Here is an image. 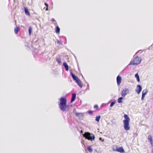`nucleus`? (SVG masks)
I'll use <instances>...</instances> for the list:
<instances>
[{
    "label": "nucleus",
    "mask_w": 153,
    "mask_h": 153,
    "mask_svg": "<svg viewBox=\"0 0 153 153\" xmlns=\"http://www.w3.org/2000/svg\"><path fill=\"white\" fill-rule=\"evenodd\" d=\"M137 79V82H139L140 81V77L138 78H137V79Z\"/></svg>",
    "instance_id": "473e14b6"
},
{
    "label": "nucleus",
    "mask_w": 153,
    "mask_h": 153,
    "mask_svg": "<svg viewBox=\"0 0 153 153\" xmlns=\"http://www.w3.org/2000/svg\"><path fill=\"white\" fill-rule=\"evenodd\" d=\"M44 4L46 7H48V5L45 2Z\"/></svg>",
    "instance_id": "7c9ffc66"
},
{
    "label": "nucleus",
    "mask_w": 153,
    "mask_h": 153,
    "mask_svg": "<svg viewBox=\"0 0 153 153\" xmlns=\"http://www.w3.org/2000/svg\"><path fill=\"white\" fill-rule=\"evenodd\" d=\"M123 97H120L117 100V102L119 103H121L122 102V100L123 99Z\"/></svg>",
    "instance_id": "f3484780"
},
{
    "label": "nucleus",
    "mask_w": 153,
    "mask_h": 153,
    "mask_svg": "<svg viewBox=\"0 0 153 153\" xmlns=\"http://www.w3.org/2000/svg\"><path fill=\"white\" fill-rule=\"evenodd\" d=\"M105 105V103H102V105H101V107H103V106H104V105Z\"/></svg>",
    "instance_id": "72a5a7b5"
},
{
    "label": "nucleus",
    "mask_w": 153,
    "mask_h": 153,
    "mask_svg": "<svg viewBox=\"0 0 153 153\" xmlns=\"http://www.w3.org/2000/svg\"><path fill=\"white\" fill-rule=\"evenodd\" d=\"M148 139L149 141L150 142L151 144H152V138L151 136L150 135H149L148 136Z\"/></svg>",
    "instance_id": "6ab92c4d"
},
{
    "label": "nucleus",
    "mask_w": 153,
    "mask_h": 153,
    "mask_svg": "<svg viewBox=\"0 0 153 153\" xmlns=\"http://www.w3.org/2000/svg\"><path fill=\"white\" fill-rule=\"evenodd\" d=\"M135 77L136 79H137V78H138L139 77V76L137 73L135 74Z\"/></svg>",
    "instance_id": "cd10ccee"
},
{
    "label": "nucleus",
    "mask_w": 153,
    "mask_h": 153,
    "mask_svg": "<svg viewBox=\"0 0 153 153\" xmlns=\"http://www.w3.org/2000/svg\"><path fill=\"white\" fill-rule=\"evenodd\" d=\"M94 108H96L97 109L98 108V106L97 105H94Z\"/></svg>",
    "instance_id": "c85d7f7f"
},
{
    "label": "nucleus",
    "mask_w": 153,
    "mask_h": 153,
    "mask_svg": "<svg viewBox=\"0 0 153 153\" xmlns=\"http://www.w3.org/2000/svg\"><path fill=\"white\" fill-rule=\"evenodd\" d=\"M59 107L60 110L63 112L68 111L69 108L67 104V100L65 98L61 97L59 99Z\"/></svg>",
    "instance_id": "f257e3e1"
},
{
    "label": "nucleus",
    "mask_w": 153,
    "mask_h": 153,
    "mask_svg": "<svg viewBox=\"0 0 153 153\" xmlns=\"http://www.w3.org/2000/svg\"><path fill=\"white\" fill-rule=\"evenodd\" d=\"M63 65L65 68V70L67 71H68L69 69V67L66 62H64L63 63Z\"/></svg>",
    "instance_id": "f8f14e48"
},
{
    "label": "nucleus",
    "mask_w": 153,
    "mask_h": 153,
    "mask_svg": "<svg viewBox=\"0 0 153 153\" xmlns=\"http://www.w3.org/2000/svg\"><path fill=\"white\" fill-rule=\"evenodd\" d=\"M129 125H124V127L125 130H128L129 129L130 127Z\"/></svg>",
    "instance_id": "412c9836"
},
{
    "label": "nucleus",
    "mask_w": 153,
    "mask_h": 153,
    "mask_svg": "<svg viewBox=\"0 0 153 153\" xmlns=\"http://www.w3.org/2000/svg\"><path fill=\"white\" fill-rule=\"evenodd\" d=\"M70 74L73 79L75 82L79 79L77 76H75L72 72H70Z\"/></svg>",
    "instance_id": "1a4fd4ad"
},
{
    "label": "nucleus",
    "mask_w": 153,
    "mask_h": 153,
    "mask_svg": "<svg viewBox=\"0 0 153 153\" xmlns=\"http://www.w3.org/2000/svg\"><path fill=\"white\" fill-rule=\"evenodd\" d=\"M99 139H100V140H101L102 141H104V139H102V138H101V137L100 138H99Z\"/></svg>",
    "instance_id": "c9c22d12"
},
{
    "label": "nucleus",
    "mask_w": 153,
    "mask_h": 153,
    "mask_svg": "<svg viewBox=\"0 0 153 153\" xmlns=\"http://www.w3.org/2000/svg\"><path fill=\"white\" fill-rule=\"evenodd\" d=\"M87 85H88V86H89V84L88 83H87Z\"/></svg>",
    "instance_id": "ea45409f"
},
{
    "label": "nucleus",
    "mask_w": 153,
    "mask_h": 153,
    "mask_svg": "<svg viewBox=\"0 0 153 153\" xmlns=\"http://www.w3.org/2000/svg\"><path fill=\"white\" fill-rule=\"evenodd\" d=\"M128 65L122 71H124L127 68V67H128Z\"/></svg>",
    "instance_id": "f704fd0d"
},
{
    "label": "nucleus",
    "mask_w": 153,
    "mask_h": 153,
    "mask_svg": "<svg viewBox=\"0 0 153 153\" xmlns=\"http://www.w3.org/2000/svg\"><path fill=\"white\" fill-rule=\"evenodd\" d=\"M48 10V7H46V8L45 9V10L47 11V10Z\"/></svg>",
    "instance_id": "e433bc0d"
},
{
    "label": "nucleus",
    "mask_w": 153,
    "mask_h": 153,
    "mask_svg": "<svg viewBox=\"0 0 153 153\" xmlns=\"http://www.w3.org/2000/svg\"><path fill=\"white\" fill-rule=\"evenodd\" d=\"M87 149L89 152H92L93 151V149L90 146H88Z\"/></svg>",
    "instance_id": "aec40b11"
},
{
    "label": "nucleus",
    "mask_w": 153,
    "mask_h": 153,
    "mask_svg": "<svg viewBox=\"0 0 153 153\" xmlns=\"http://www.w3.org/2000/svg\"><path fill=\"white\" fill-rule=\"evenodd\" d=\"M114 151L118 152L121 153H123L124 152V151L122 147L117 148L116 149L114 150Z\"/></svg>",
    "instance_id": "6e6552de"
},
{
    "label": "nucleus",
    "mask_w": 153,
    "mask_h": 153,
    "mask_svg": "<svg viewBox=\"0 0 153 153\" xmlns=\"http://www.w3.org/2000/svg\"><path fill=\"white\" fill-rule=\"evenodd\" d=\"M83 136L86 139L92 141L94 140V136L92 133H90L89 132H86L84 134H83Z\"/></svg>",
    "instance_id": "7ed1b4c3"
},
{
    "label": "nucleus",
    "mask_w": 153,
    "mask_h": 153,
    "mask_svg": "<svg viewBox=\"0 0 153 153\" xmlns=\"http://www.w3.org/2000/svg\"><path fill=\"white\" fill-rule=\"evenodd\" d=\"M142 51V50H140L138 51V52H137L136 53V54L137 53V52H140V51Z\"/></svg>",
    "instance_id": "4c0bfd02"
},
{
    "label": "nucleus",
    "mask_w": 153,
    "mask_h": 153,
    "mask_svg": "<svg viewBox=\"0 0 153 153\" xmlns=\"http://www.w3.org/2000/svg\"><path fill=\"white\" fill-rule=\"evenodd\" d=\"M100 117H101L100 116H97L96 117V119H95V120L98 122H99L100 119Z\"/></svg>",
    "instance_id": "5701e85b"
},
{
    "label": "nucleus",
    "mask_w": 153,
    "mask_h": 153,
    "mask_svg": "<svg viewBox=\"0 0 153 153\" xmlns=\"http://www.w3.org/2000/svg\"><path fill=\"white\" fill-rule=\"evenodd\" d=\"M32 28L31 26L28 29V33L30 35L32 32Z\"/></svg>",
    "instance_id": "4be33fe9"
},
{
    "label": "nucleus",
    "mask_w": 153,
    "mask_h": 153,
    "mask_svg": "<svg viewBox=\"0 0 153 153\" xmlns=\"http://www.w3.org/2000/svg\"><path fill=\"white\" fill-rule=\"evenodd\" d=\"M152 46V45L151 46L149 47V49Z\"/></svg>",
    "instance_id": "a19ab883"
},
{
    "label": "nucleus",
    "mask_w": 153,
    "mask_h": 153,
    "mask_svg": "<svg viewBox=\"0 0 153 153\" xmlns=\"http://www.w3.org/2000/svg\"><path fill=\"white\" fill-rule=\"evenodd\" d=\"M55 31L57 33H60V29L58 25L56 27Z\"/></svg>",
    "instance_id": "2eb2a0df"
},
{
    "label": "nucleus",
    "mask_w": 153,
    "mask_h": 153,
    "mask_svg": "<svg viewBox=\"0 0 153 153\" xmlns=\"http://www.w3.org/2000/svg\"><path fill=\"white\" fill-rule=\"evenodd\" d=\"M145 96L142 95L141 97V100H144V97Z\"/></svg>",
    "instance_id": "2f4dec72"
},
{
    "label": "nucleus",
    "mask_w": 153,
    "mask_h": 153,
    "mask_svg": "<svg viewBox=\"0 0 153 153\" xmlns=\"http://www.w3.org/2000/svg\"><path fill=\"white\" fill-rule=\"evenodd\" d=\"M142 88L140 85H137V88L135 90V91L138 94H139L141 91Z\"/></svg>",
    "instance_id": "423d86ee"
},
{
    "label": "nucleus",
    "mask_w": 153,
    "mask_h": 153,
    "mask_svg": "<svg viewBox=\"0 0 153 153\" xmlns=\"http://www.w3.org/2000/svg\"><path fill=\"white\" fill-rule=\"evenodd\" d=\"M93 111L91 110L88 111L86 113H88L90 115H92L93 114Z\"/></svg>",
    "instance_id": "bb28decb"
},
{
    "label": "nucleus",
    "mask_w": 153,
    "mask_h": 153,
    "mask_svg": "<svg viewBox=\"0 0 153 153\" xmlns=\"http://www.w3.org/2000/svg\"><path fill=\"white\" fill-rule=\"evenodd\" d=\"M116 102L115 101H114L112 102L110 105V107H112L113 106H114V105L115 104Z\"/></svg>",
    "instance_id": "b1692460"
},
{
    "label": "nucleus",
    "mask_w": 153,
    "mask_h": 153,
    "mask_svg": "<svg viewBox=\"0 0 153 153\" xmlns=\"http://www.w3.org/2000/svg\"><path fill=\"white\" fill-rule=\"evenodd\" d=\"M128 90V89L125 88L121 92V95L123 97H125L127 94L126 91Z\"/></svg>",
    "instance_id": "9d476101"
},
{
    "label": "nucleus",
    "mask_w": 153,
    "mask_h": 153,
    "mask_svg": "<svg viewBox=\"0 0 153 153\" xmlns=\"http://www.w3.org/2000/svg\"><path fill=\"white\" fill-rule=\"evenodd\" d=\"M19 30V27H16L14 29L15 33L16 34L18 33Z\"/></svg>",
    "instance_id": "dca6fc26"
},
{
    "label": "nucleus",
    "mask_w": 153,
    "mask_h": 153,
    "mask_svg": "<svg viewBox=\"0 0 153 153\" xmlns=\"http://www.w3.org/2000/svg\"><path fill=\"white\" fill-rule=\"evenodd\" d=\"M121 77L120 75H118L117 77V85L118 86L120 85L121 83Z\"/></svg>",
    "instance_id": "0eeeda50"
},
{
    "label": "nucleus",
    "mask_w": 153,
    "mask_h": 153,
    "mask_svg": "<svg viewBox=\"0 0 153 153\" xmlns=\"http://www.w3.org/2000/svg\"><path fill=\"white\" fill-rule=\"evenodd\" d=\"M147 91L146 90H144L142 91V95L145 96L146 94Z\"/></svg>",
    "instance_id": "a211bd4d"
},
{
    "label": "nucleus",
    "mask_w": 153,
    "mask_h": 153,
    "mask_svg": "<svg viewBox=\"0 0 153 153\" xmlns=\"http://www.w3.org/2000/svg\"><path fill=\"white\" fill-rule=\"evenodd\" d=\"M125 119L123 120L124 124H129L130 118L127 114L124 115Z\"/></svg>",
    "instance_id": "20e7f679"
},
{
    "label": "nucleus",
    "mask_w": 153,
    "mask_h": 153,
    "mask_svg": "<svg viewBox=\"0 0 153 153\" xmlns=\"http://www.w3.org/2000/svg\"><path fill=\"white\" fill-rule=\"evenodd\" d=\"M75 82L80 88H82V84L81 81H80V79H79L78 80L76 81V82Z\"/></svg>",
    "instance_id": "ddd939ff"
},
{
    "label": "nucleus",
    "mask_w": 153,
    "mask_h": 153,
    "mask_svg": "<svg viewBox=\"0 0 153 153\" xmlns=\"http://www.w3.org/2000/svg\"><path fill=\"white\" fill-rule=\"evenodd\" d=\"M56 61L58 62V63L59 64H60L61 63V60L60 59V58H57L56 59Z\"/></svg>",
    "instance_id": "393cba45"
},
{
    "label": "nucleus",
    "mask_w": 153,
    "mask_h": 153,
    "mask_svg": "<svg viewBox=\"0 0 153 153\" xmlns=\"http://www.w3.org/2000/svg\"><path fill=\"white\" fill-rule=\"evenodd\" d=\"M51 21L53 22H55V23H56V22L55 21V19H51Z\"/></svg>",
    "instance_id": "c756f323"
},
{
    "label": "nucleus",
    "mask_w": 153,
    "mask_h": 153,
    "mask_svg": "<svg viewBox=\"0 0 153 153\" xmlns=\"http://www.w3.org/2000/svg\"><path fill=\"white\" fill-rule=\"evenodd\" d=\"M85 82H86V83H87V82H86V81H85Z\"/></svg>",
    "instance_id": "79ce46f5"
},
{
    "label": "nucleus",
    "mask_w": 153,
    "mask_h": 153,
    "mask_svg": "<svg viewBox=\"0 0 153 153\" xmlns=\"http://www.w3.org/2000/svg\"><path fill=\"white\" fill-rule=\"evenodd\" d=\"M57 43L59 45H62V42L58 40H57Z\"/></svg>",
    "instance_id": "a878e982"
},
{
    "label": "nucleus",
    "mask_w": 153,
    "mask_h": 153,
    "mask_svg": "<svg viewBox=\"0 0 153 153\" xmlns=\"http://www.w3.org/2000/svg\"><path fill=\"white\" fill-rule=\"evenodd\" d=\"M141 60L142 59L137 56L133 60L130 62L128 65H138L140 63Z\"/></svg>",
    "instance_id": "f03ea898"
},
{
    "label": "nucleus",
    "mask_w": 153,
    "mask_h": 153,
    "mask_svg": "<svg viewBox=\"0 0 153 153\" xmlns=\"http://www.w3.org/2000/svg\"><path fill=\"white\" fill-rule=\"evenodd\" d=\"M53 24H54V25H56V23H55V22H53Z\"/></svg>",
    "instance_id": "58836bf2"
},
{
    "label": "nucleus",
    "mask_w": 153,
    "mask_h": 153,
    "mask_svg": "<svg viewBox=\"0 0 153 153\" xmlns=\"http://www.w3.org/2000/svg\"><path fill=\"white\" fill-rule=\"evenodd\" d=\"M76 93H73L72 94V97L70 101L71 103L72 102L74 101L76 98Z\"/></svg>",
    "instance_id": "9b49d317"
},
{
    "label": "nucleus",
    "mask_w": 153,
    "mask_h": 153,
    "mask_svg": "<svg viewBox=\"0 0 153 153\" xmlns=\"http://www.w3.org/2000/svg\"><path fill=\"white\" fill-rule=\"evenodd\" d=\"M75 115L80 120H82L84 117V113L76 112Z\"/></svg>",
    "instance_id": "39448f33"
},
{
    "label": "nucleus",
    "mask_w": 153,
    "mask_h": 153,
    "mask_svg": "<svg viewBox=\"0 0 153 153\" xmlns=\"http://www.w3.org/2000/svg\"><path fill=\"white\" fill-rule=\"evenodd\" d=\"M24 11L25 14L27 16H30V13L28 10V9L26 7L24 8Z\"/></svg>",
    "instance_id": "4468645a"
}]
</instances>
